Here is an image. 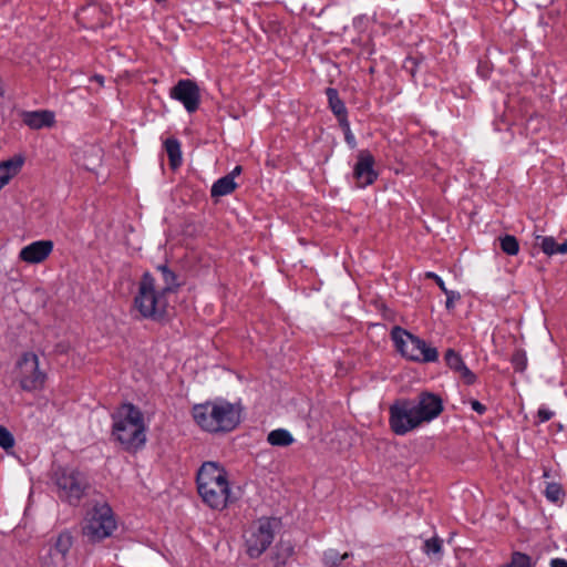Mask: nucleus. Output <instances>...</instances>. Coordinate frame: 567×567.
I'll return each instance as SVG.
<instances>
[{"label": "nucleus", "instance_id": "nucleus-1", "mask_svg": "<svg viewBox=\"0 0 567 567\" xmlns=\"http://www.w3.org/2000/svg\"><path fill=\"white\" fill-rule=\"evenodd\" d=\"M156 269L162 274L164 287L156 290L155 278L150 272H145L140 281L138 293L134 301L135 307L145 318L162 316L167 306L165 295L179 287L176 274L166 265H158Z\"/></svg>", "mask_w": 567, "mask_h": 567}, {"label": "nucleus", "instance_id": "nucleus-2", "mask_svg": "<svg viewBox=\"0 0 567 567\" xmlns=\"http://www.w3.org/2000/svg\"><path fill=\"white\" fill-rule=\"evenodd\" d=\"M112 437L127 452H135L146 442L144 416L132 403L122 404L113 414Z\"/></svg>", "mask_w": 567, "mask_h": 567}, {"label": "nucleus", "instance_id": "nucleus-3", "mask_svg": "<svg viewBox=\"0 0 567 567\" xmlns=\"http://www.w3.org/2000/svg\"><path fill=\"white\" fill-rule=\"evenodd\" d=\"M195 422L209 433H226L240 423V409L225 400L206 402L193 408Z\"/></svg>", "mask_w": 567, "mask_h": 567}, {"label": "nucleus", "instance_id": "nucleus-4", "mask_svg": "<svg viewBox=\"0 0 567 567\" xmlns=\"http://www.w3.org/2000/svg\"><path fill=\"white\" fill-rule=\"evenodd\" d=\"M52 480L58 488V497L71 506H79L93 491L86 473L73 467H58Z\"/></svg>", "mask_w": 567, "mask_h": 567}, {"label": "nucleus", "instance_id": "nucleus-5", "mask_svg": "<svg viewBox=\"0 0 567 567\" xmlns=\"http://www.w3.org/2000/svg\"><path fill=\"white\" fill-rule=\"evenodd\" d=\"M398 351L408 360L417 363H431L439 360V351L425 340L406 330L394 327L391 331Z\"/></svg>", "mask_w": 567, "mask_h": 567}, {"label": "nucleus", "instance_id": "nucleus-6", "mask_svg": "<svg viewBox=\"0 0 567 567\" xmlns=\"http://www.w3.org/2000/svg\"><path fill=\"white\" fill-rule=\"evenodd\" d=\"M281 520L277 517H261L244 533L246 553L250 558H259L272 544Z\"/></svg>", "mask_w": 567, "mask_h": 567}, {"label": "nucleus", "instance_id": "nucleus-7", "mask_svg": "<svg viewBox=\"0 0 567 567\" xmlns=\"http://www.w3.org/2000/svg\"><path fill=\"white\" fill-rule=\"evenodd\" d=\"M116 529V520L107 504H97L87 511L82 524V534L91 543L110 537Z\"/></svg>", "mask_w": 567, "mask_h": 567}, {"label": "nucleus", "instance_id": "nucleus-8", "mask_svg": "<svg viewBox=\"0 0 567 567\" xmlns=\"http://www.w3.org/2000/svg\"><path fill=\"white\" fill-rule=\"evenodd\" d=\"M389 414L390 429L396 435H405L422 424L415 413L414 401L408 399L395 401Z\"/></svg>", "mask_w": 567, "mask_h": 567}, {"label": "nucleus", "instance_id": "nucleus-9", "mask_svg": "<svg viewBox=\"0 0 567 567\" xmlns=\"http://www.w3.org/2000/svg\"><path fill=\"white\" fill-rule=\"evenodd\" d=\"M18 380L21 389L27 392L41 390L47 374L39 368V358L33 352H24L17 362Z\"/></svg>", "mask_w": 567, "mask_h": 567}, {"label": "nucleus", "instance_id": "nucleus-10", "mask_svg": "<svg viewBox=\"0 0 567 567\" xmlns=\"http://www.w3.org/2000/svg\"><path fill=\"white\" fill-rule=\"evenodd\" d=\"M172 99L181 102L188 113H194L200 104V90L196 82L189 79L179 80L169 92Z\"/></svg>", "mask_w": 567, "mask_h": 567}, {"label": "nucleus", "instance_id": "nucleus-11", "mask_svg": "<svg viewBox=\"0 0 567 567\" xmlns=\"http://www.w3.org/2000/svg\"><path fill=\"white\" fill-rule=\"evenodd\" d=\"M414 410L421 423H427L442 413L443 401L437 394L424 391L417 395Z\"/></svg>", "mask_w": 567, "mask_h": 567}, {"label": "nucleus", "instance_id": "nucleus-12", "mask_svg": "<svg viewBox=\"0 0 567 567\" xmlns=\"http://www.w3.org/2000/svg\"><path fill=\"white\" fill-rule=\"evenodd\" d=\"M203 502L214 509H223L229 499L228 478L223 477L207 485L205 489L199 492Z\"/></svg>", "mask_w": 567, "mask_h": 567}, {"label": "nucleus", "instance_id": "nucleus-13", "mask_svg": "<svg viewBox=\"0 0 567 567\" xmlns=\"http://www.w3.org/2000/svg\"><path fill=\"white\" fill-rule=\"evenodd\" d=\"M373 166V155L367 150L360 151L357 156V163L353 167V177L359 187L369 186L377 179L378 174Z\"/></svg>", "mask_w": 567, "mask_h": 567}, {"label": "nucleus", "instance_id": "nucleus-14", "mask_svg": "<svg viewBox=\"0 0 567 567\" xmlns=\"http://www.w3.org/2000/svg\"><path fill=\"white\" fill-rule=\"evenodd\" d=\"M53 250V241L37 240L24 246L19 258L27 264H40L44 261Z\"/></svg>", "mask_w": 567, "mask_h": 567}, {"label": "nucleus", "instance_id": "nucleus-15", "mask_svg": "<svg viewBox=\"0 0 567 567\" xmlns=\"http://www.w3.org/2000/svg\"><path fill=\"white\" fill-rule=\"evenodd\" d=\"M227 476V472L216 462H204L199 467L196 476L198 493L206 488L207 485Z\"/></svg>", "mask_w": 567, "mask_h": 567}, {"label": "nucleus", "instance_id": "nucleus-16", "mask_svg": "<svg viewBox=\"0 0 567 567\" xmlns=\"http://www.w3.org/2000/svg\"><path fill=\"white\" fill-rule=\"evenodd\" d=\"M73 545V537L70 532L64 530L60 533L54 544L49 548V557L51 561H47V565H58L63 563Z\"/></svg>", "mask_w": 567, "mask_h": 567}, {"label": "nucleus", "instance_id": "nucleus-17", "mask_svg": "<svg viewBox=\"0 0 567 567\" xmlns=\"http://www.w3.org/2000/svg\"><path fill=\"white\" fill-rule=\"evenodd\" d=\"M22 122L31 130L52 127L55 124V115L52 111H24L21 114Z\"/></svg>", "mask_w": 567, "mask_h": 567}, {"label": "nucleus", "instance_id": "nucleus-18", "mask_svg": "<svg viewBox=\"0 0 567 567\" xmlns=\"http://www.w3.org/2000/svg\"><path fill=\"white\" fill-rule=\"evenodd\" d=\"M535 246L540 248V250L547 256H553L555 254H567V240L563 241L561 244H557L555 238L551 236L537 235L535 237Z\"/></svg>", "mask_w": 567, "mask_h": 567}, {"label": "nucleus", "instance_id": "nucleus-19", "mask_svg": "<svg viewBox=\"0 0 567 567\" xmlns=\"http://www.w3.org/2000/svg\"><path fill=\"white\" fill-rule=\"evenodd\" d=\"M23 162L24 161L21 156H14L0 163V189L20 172Z\"/></svg>", "mask_w": 567, "mask_h": 567}, {"label": "nucleus", "instance_id": "nucleus-20", "mask_svg": "<svg viewBox=\"0 0 567 567\" xmlns=\"http://www.w3.org/2000/svg\"><path fill=\"white\" fill-rule=\"evenodd\" d=\"M275 553L272 556V560L275 561V567H285L287 560L293 555L295 547L289 540L280 539L276 545Z\"/></svg>", "mask_w": 567, "mask_h": 567}, {"label": "nucleus", "instance_id": "nucleus-21", "mask_svg": "<svg viewBox=\"0 0 567 567\" xmlns=\"http://www.w3.org/2000/svg\"><path fill=\"white\" fill-rule=\"evenodd\" d=\"M326 94L328 97L329 107L331 109L332 113L338 117V121L341 122L343 118H348L347 107L339 97L338 91L333 87H328L326 90Z\"/></svg>", "mask_w": 567, "mask_h": 567}, {"label": "nucleus", "instance_id": "nucleus-22", "mask_svg": "<svg viewBox=\"0 0 567 567\" xmlns=\"http://www.w3.org/2000/svg\"><path fill=\"white\" fill-rule=\"evenodd\" d=\"M237 187L235 181L231 179V176H224L217 179L210 189L212 197H221L231 194Z\"/></svg>", "mask_w": 567, "mask_h": 567}, {"label": "nucleus", "instance_id": "nucleus-23", "mask_svg": "<svg viewBox=\"0 0 567 567\" xmlns=\"http://www.w3.org/2000/svg\"><path fill=\"white\" fill-rule=\"evenodd\" d=\"M267 442L272 446L286 447L295 442L291 433L286 429H277L267 435Z\"/></svg>", "mask_w": 567, "mask_h": 567}, {"label": "nucleus", "instance_id": "nucleus-24", "mask_svg": "<svg viewBox=\"0 0 567 567\" xmlns=\"http://www.w3.org/2000/svg\"><path fill=\"white\" fill-rule=\"evenodd\" d=\"M166 153L168 155L169 164L173 168L182 164L181 143L176 138H167L164 143Z\"/></svg>", "mask_w": 567, "mask_h": 567}, {"label": "nucleus", "instance_id": "nucleus-25", "mask_svg": "<svg viewBox=\"0 0 567 567\" xmlns=\"http://www.w3.org/2000/svg\"><path fill=\"white\" fill-rule=\"evenodd\" d=\"M350 557H352L351 553L340 554L337 549L329 548L323 551L322 563L326 567H341Z\"/></svg>", "mask_w": 567, "mask_h": 567}, {"label": "nucleus", "instance_id": "nucleus-26", "mask_svg": "<svg viewBox=\"0 0 567 567\" xmlns=\"http://www.w3.org/2000/svg\"><path fill=\"white\" fill-rule=\"evenodd\" d=\"M422 550L430 557L440 558L443 551V540L437 536L431 537L423 543Z\"/></svg>", "mask_w": 567, "mask_h": 567}, {"label": "nucleus", "instance_id": "nucleus-27", "mask_svg": "<svg viewBox=\"0 0 567 567\" xmlns=\"http://www.w3.org/2000/svg\"><path fill=\"white\" fill-rule=\"evenodd\" d=\"M565 493L560 484L548 483L545 488V496L551 503L561 502Z\"/></svg>", "mask_w": 567, "mask_h": 567}, {"label": "nucleus", "instance_id": "nucleus-28", "mask_svg": "<svg viewBox=\"0 0 567 567\" xmlns=\"http://www.w3.org/2000/svg\"><path fill=\"white\" fill-rule=\"evenodd\" d=\"M502 250L511 256L517 255L519 250V245L517 239L512 235H506L499 238Z\"/></svg>", "mask_w": 567, "mask_h": 567}, {"label": "nucleus", "instance_id": "nucleus-29", "mask_svg": "<svg viewBox=\"0 0 567 567\" xmlns=\"http://www.w3.org/2000/svg\"><path fill=\"white\" fill-rule=\"evenodd\" d=\"M511 362L516 372H524L527 368V355L523 349H516L511 358Z\"/></svg>", "mask_w": 567, "mask_h": 567}, {"label": "nucleus", "instance_id": "nucleus-30", "mask_svg": "<svg viewBox=\"0 0 567 567\" xmlns=\"http://www.w3.org/2000/svg\"><path fill=\"white\" fill-rule=\"evenodd\" d=\"M444 360L446 362V365L455 372H457L461 369V367L465 364L462 357L453 349L446 350L444 354Z\"/></svg>", "mask_w": 567, "mask_h": 567}, {"label": "nucleus", "instance_id": "nucleus-31", "mask_svg": "<svg viewBox=\"0 0 567 567\" xmlns=\"http://www.w3.org/2000/svg\"><path fill=\"white\" fill-rule=\"evenodd\" d=\"M503 567H534L532 564V558L524 553L514 551L512 554L511 563Z\"/></svg>", "mask_w": 567, "mask_h": 567}, {"label": "nucleus", "instance_id": "nucleus-32", "mask_svg": "<svg viewBox=\"0 0 567 567\" xmlns=\"http://www.w3.org/2000/svg\"><path fill=\"white\" fill-rule=\"evenodd\" d=\"M14 443L13 434L6 426L0 424V446L8 451L14 446Z\"/></svg>", "mask_w": 567, "mask_h": 567}, {"label": "nucleus", "instance_id": "nucleus-33", "mask_svg": "<svg viewBox=\"0 0 567 567\" xmlns=\"http://www.w3.org/2000/svg\"><path fill=\"white\" fill-rule=\"evenodd\" d=\"M340 126L342 127L343 132H344V138H346V142L351 146V147H354L355 146V138L350 130V124H349V121L348 118H343L341 122H339Z\"/></svg>", "mask_w": 567, "mask_h": 567}, {"label": "nucleus", "instance_id": "nucleus-34", "mask_svg": "<svg viewBox=\"0 0 567 567\" xmlns=\"http://www.w3.org/2000/svg\"><path fill=\"white\" fill-rule=\"evenodd\" d=\"M457 373L461 374L464 383L467 385H472L476 382V375L466 367V364L462 365Z\"/></svg>", "mask_w": 567, "mask_h": 567}, {"label": "nucleus", "instance_id": "nucleus-35", "mask_svg": "<svg viewBox=\"0 0 567 567\" xmlns=\"http://www.w3.org/2000/svg\"><path fill=\"white\" fill-rule=\"evenodd\" d=\"M444 293L446 296L445 306L447 309L452 308L454 306L455 301L460 300V298H461V295L454 290L447 289L446 291H444Z\"/></svg>", "mask_w": 567, "mask_h": 567}, {"label": "nucleus", "instance_id": "nucleus-36", "mask_svg": "<svg viewBox=\"0 0 567 567\" xmlns=\"http://www.w3.org/2000/svg\"><path fill=\"white\" fill-rule=\"evenodd\" d=\"M553 416L554 412L546 408H540L537 412V417L542 423L549 421Z\"/></svg>", "mask_w": 567, "mask_h": 567}, {"label": "nucleus", "instance_id": "nucleus-37", "mask_svg": "<svg viewBox=\"0 0 567 567\" xmlns=\"http://www.w3.org/2000/svg\"><path fill=\"white\" fill-rule=\"evenodd\" d=\"M426 277L427 278H431L433 280H435L436 285L440 287V289L444 292L447 290V288L445 287V284L444 281L442 280V278L440 276H437L436 274L434 272H426Z\"/></svg>", "mask_w": 567, "mask_h": 567}, {"label": "nucleus", "instance_id": "nucleus-38", "mask_svg": "<svg viewBox=\"0 0 567 567\" xmlns=\"http://www.w3.org/2000/svg\"><path fill=\"white\" fill-rule=\"evenodd\" d=\"M471 406L472 409L477 412L478 414H484L486 412V406L484 404H482L480 401L477 400H472L471 401Z\"/></svg>", "mask_w": 567, "mask_h": 567}, {"label": "nucleus", "instance_id": "nucleus-39", "mask_svg": "<svg viewBox=\"0 0 567 567\" xmlns=\"http://www.w3.org/2000/svg\"><path fill=\"white\" fill-rule=\"evenodd\" d=\"M374 305H375V307H377L378 309H380V310H381V315H382L383 317H385V318H386V317H389V316H390L389 310H388V308H386V306L384 305V302H383V301H381V300H377V301L374 302Z\"/></svg>", "mask_w": 567, "mask_h": 567}, {"label": "nucleus", "instance_id": "nucleus-40", "mask_svg": "<svg viewBox=\"0 0 567 567\" xmlns=\"http://www.w3.org/2000/svg\"><path fill=\"white\" fill-rule=\"evenodd\" d=\"M550 567H567V560L564 558H553L550 560Z\"/></svg>", "mask_w": 567, "mask_h": 567}, {"label": "nucleus", "instance_id": "nucleus-41", "mask_svg": "<svg viewBox=\"0 0 567 567\" xmlns=\"http://www.w3.org/2000/svg\"><path fill=\"white\" fill-rule=\"evenodd\" d=\"M410 64H411V73L413 74L414 73V66H415L414 59H412V58L406 59L404 68L405 69H410Z\"/></svg>", "mask_w": 567, "mask_h": 567}, {"label": "nucleus", "instance_id": "nucleus-42", "mask_svg": "<svg viewBox=\"0 0 567 567\" xmlns=\"http://www.w3.org/2000/svg\"><path fill=\"white\" fill-rule=\"evenodd\" d=\"M241 173V166H236L229 174L226 176H231V179L235 181V177Z\"/></svg>", "mask_w": 567, "mask_h": 567}, {"label": "nucleus", "instance_id": "nucleus-43", "mask_svg": "<svg viewBox=\"0 0 567 567\" xmlns=\"http://www.w3.org/2000/svg\"><path fill=\"white\" fill-rule=\"evenodd\" d=\"M92 80H94V81L99 82L100 84H103V81H104L103 76H102V75H97V74H96V75H94V76L92 78Z\"/></svg>", "mask_w": 567, "mask_h": 567}, {"label": "nucleus", "instance_id": "nucleus-44", "mask_svg": "<svg viewBox=\"0 0 567 567\" xmlns=\"http://www.w3.org/2000/svg\"><path fill=\"white\" fill-rule=\"evenodd\" d=\"M544 477H549V471L545 470Z\"/></svg>", "mask_w": 567, "mask_h": 567}]
</instances>
